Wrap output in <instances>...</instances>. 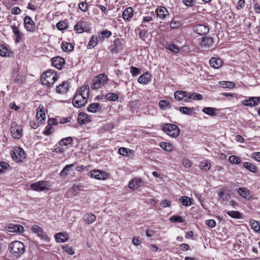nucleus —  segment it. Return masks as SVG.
Returning <instances> with one entry per match:
<instances>
[{
	"instance_id": "c03bdc74",
	"label": "nucleus",
	"mask_w": 260,
	"mask_h": 260,
	"mask_svg": "<svg viewBox=\"0 0 260 260\" xmlns=\"http://www.w3.org/2000/svg\"><path fill=\"white\" fill-rule=\"evenodd\" d=\"M72 141V138L69 137L62 139L61 141H59V144L60 146H67L68 144H71Z\"/></svg>"
},
{
	"instance_id": "2f4dec72",
	"label": "nucleus",
	"mask_w": 260,
	"mask_h": 260,
	"mask_svg": "<svg viewBox=\"0 0 260 260\" xmlns=\"http://www.w3.org/2000/svg\"><path fill=\"white\" fill-rule=\"evenodd\" d=\"M39 109H40L38 110L37 112L36 117L40 122H42L45 118V111L43 108H41L40 107H39Z\"/></svg>"
},
{
	"instance_id": "4be33fe9",
	"label": "nucleus",
	"mask_w": 260,
	"mask_h": 260,
	"mask_svg": "<svg viewBox=\"0 0 260 260\" xmlns=\"http://www.w3.org/2000/svg\"><path fill=\"white\" fill-rule=\"evenodd\" d=\"M69 88V83L63 82L56 88V91L59 93H64L67 92Z\"/></svg>"
},
{
	"instance_id": "4468645a",
	"label": "nucleus",
	"mask_w": 260,
	"mask_h": 260,
	"mask_svg": "<svg viewBox=\"0 0 260 260\" xmlns=\"http://www.w3.org/2000/svg\"><path fill=\"white\" fill-rule=\"evenodd\" d=\"M31 231L36 234L41 239L47 240L48 237L46 233L43 231V229L39 225L35 224L31 227Z\"/></svg>"
},
{
	"instance_id": "473e14b6",
	"label": "nucleus",
	"mask_w": 260,
	"mask_h": 260,
	"mask_svg": "<svg viewBox=\"0 0 260 260\" xmlns=\"http://www.w3.org/2000/svg\"><path fill=\"white\" fill-rule=\"evenodd\" d=\"M56 240L58 242H64L68 240L67 236L63 233H58L55 236Z\"/></svg>"
},
{
	"instance_id": "6ab92c4d",
	"label": "nucleus",
	"mask_w": 260,
	"mask_h": 260,
	"mask_svg": "<svg viewBox=\"0 0 260 260\" xmlns=\"http://www.w3.org/2000/svg\"><path fill=\"white\" fill-rule=\"evenodd\" d=\"M150 77L149 73H145L139 77L138 81L141 84H147L151 80Z\"/></svg>"
},
{
	"instance_id": "4d7b16f0",
	"label": "nucleus",
	"mask_w": 260,
	"mask_h": 260,
	"mask_svg": "<svg viewBox=\"0 0 260 260\" xmlns=\"http://www.w3.org/2000/svg\"><path fill=\"white\" fill-rule=\"evenodd\" d=\"M205 223L209 227L211 228H213L215 227L216 225V222L214 219H208L205 221Z\"/></svg>"
},
{
	"instance_id": "8fccbe9b",
	"label": "nucleus",
	"mask_w": 260,
	"mask_h": 260,
	"mask_svg": "<svg viewBox=\"0 0 260 260\" xmlns=\"http://www.w3.org/2000/svg\"><path fill=\"white\" fill-rule=\"evenodd\" d=\"M159 146L166 151H170L172 150V145L169 143L162 142L160 143Z\"/></svg>"
},
{
	"instance_id": "3c124183",
	"label": "nucleus",
	"mask_w": 260,
	"mask_h": 260,
	"mask_svg": "<svg viewBox=\"0 0 260 260\" xmlns=\"http://www.w3.org/2000/svg\"><path fill=\"white\" fill-rule=\"evenodd\" d=\"M229 161L232 164H239L241 162V159L237 156L232 155L229 157Z\"/></svg>"
},
{
	"instance_id": "9d476101",
	"label": "nucleus",
	"mask_w": 260,
	"mask_h": 260,
	"mask_svg": "<svg viewBox=\"0 0 260 260\" xmlns=\"http://www.w3.org/2000/svg\"><path fill=\"white\" fill-rule=\"evenodd\" d=\"M193 29L195 32L201 36L206 35L209 31L208 26L201 24L194 26Z\"/></svg>"
},
{
	"instance_id": "603ef678",
	"label": "nucleus",
	"mask_w": 260,
	"mask_h": 260,
	"mask_svg": "<svg viewBox=\"0 0 260 260\" xmlns=\"http://www.w3.org/2000/svg\"><path fill=\"white\" fill-rule=\"evenodd\" d=\"M98 42V38L97 37L92 36V38L89 41L88 47L90 48L94 47Z\"/></svg>"
},
{
	"instance_id": "ea45409f",
	"label": "nucleus",
	"mask_w": 260,
	"mask_h": 260,
	"mask_svg": "<svg viewBox=\"0 0 260 260\" xmlns=\"http://www.w3.org/2000/svg\"><path fill=\"white\" fill-rule=\"evenodd\" d=\"M105 98L106 100L110 101H115L118 99V96L116 93L110 92V93H107L105 96Z\"/></svg>"
},
{
	"instance_id": "a18cd8bd",
	"label": "nucleus",
	"mask_w": 260,
	"mask_h": 260,
	"mask_svg": "<svg viewBox=\"0 0 260 260\" xmlns=\"http://www.w3.org/2000/svg\"><path fill=\"white\" fill-rule=\"evenodd\" d=\"M132 150L125 147H120L118 149V153L123 156H128L129 154L132 153Z\"/></svg>"
},
{
	"instance_id": "13d9d810",
	"label": "nucleus",
	"mask_w": 260,
	"mask_h": 260,
	"mask_svg": "<svg viewBox=\"0 0 260 260\" xmlns=\"http://www.w3.org/2000/svg\"><path fill=\"white\" fill-rule=\"evenodd\" d=\"M221 86L223 87L232 88L235 86V83L232 82L224 81L222 82Z\"/></svg>"
},
{
	"instance_id": "c756f323",
	"label": "nucleus",
	"mask_w": 260,
	"mask_h": 260,
	"mask_svg": "<svg viewBox=\"0 0 260 260\" xmlns=\"http://www.w3.org/2000/svg\"><path fill=\"white\" fill-rule=\"evenodd\" d=\"M133 15V9L131 7H128L124 10L123 12L122 16L124 19H128Z\"/></svg>"
},
{
	"instance_id": "ddd939ff",
	"label": "nucleus",
	"mask_w": 260,
	"mask_h": 260,
	"mask_svg": "<svg viewBox=\"0 0 260 260\" xmlns=\"http://www.w3.org/2000/svg\"><path fill=\"white\" fill-rule=\"evenodd\" d=\"M6 230L11 233H22L24 230L22 225L10 223L6 227Z\"/></svg>"
},
{
	"instance_id": "a211bd4d",
	"label": "nucleus",
	"mask_w": 260,
	"mask_h": 260,
	"mask_svg": "<svg viewBox=\"0 0 260 260\" xmlns=\"http://www.w3.org/2000/svg\"><path fill=\"white\" fill-rule=\"evenodd\" d=\"M142 180L141 179L135 178L129 182L128 187L132 189L136 190L142 186Z\"/></svg>"
},
{
	"instance_id": "a19ab883",
	"label": "nucleus",
	"mask_w": 260,
	"mask_h": 260,
	"mask_svg": "<svg viewBox=\"0 0 260 260\" xmlns=\"http://www.w3.org/2000/svg\"><path fill=\"white\" fill-rule=\"evenodd\" d=\"M87 119L88 116L85 114L80 113L78 115V120L80 124H84Z\"/></svg>"
},
{
	"instance_id": "f704fd0d",
	"label": "nucleus",
	"mask_w": 260,
	"mask_h": 260,
	"mask_svg": "<svg viewBox=\"0 0 260 260\" xmlns=\"http://www.w3.org/2000/svg\"><path fill=\"white\" fill-rule=\"evenodd\" d=\"M179 111L183 114L190 115L193 113V108L181 107L179 108Z\"/></svg>"
},
{
	"instance_id": "0eeeda50",
	"label": "nucleus",
	"mask_w": 260,
	"mask_h": 260,
	"mask_svg": "<svg viewBox=\"0 0 260 260\" xmlns=\"http://www.w3.org/2000/svg\"><path fill=\"white\" fill-rule=\"evenodd\" d=\"M11 156L13 159L17 162L22 161L25 158V152L20 148L15 149Z\"/></svg>"
},
{
	"instance_id": "412c9836",
	"label": "nucleus",
	"mask_w": 260,
	"mask_h": 260,
	"mask_svg": "<svg viewBox=\"0 0 260 260\" xmlns=\"http://www.w3.org/2000/svg\"><path fill=\"white\" fill-rule=\"evenodd\" d=\"M211 67L214 69H218L221 66L222 61L218 58L212 57L209 61Z\"/></svg>"
},
{
	"instance_id": "37998d69",
	"label": "nucleus",
	"mask_w": 260,
	"mask_h": 260,
	"mask_svg": "<svg viewBox=\"0 0 260 260\" xmlns=\"http://www.w3.org/2000/svg\"><path fill=\"white\" fill-rule=\"evenodd\" d=\"M200 168L202 170H205L207 171L210 169L211 164L208 161L204 160L200 162Z\"/></svg>"
},
{
	"instance_id": "774afa93",
	"label": "nucleus",
	"mask_w": 260,
	"mask_h": 260,
	"mask_svg": "<svg viewBox=\"0 0 260 260\" xmlns=\"http://www.w3.org/2000/svg\"><path fill=\"white\" fill-rule=\"evenodd\" d=\"M253 9L257 13H260V4L258 3H255L253 5Z\"/></svg>"
},
{
	"instance_id": "bb28decb",
	"label": "nucleus",
	"mask_w": 260,
	"mask_h": 260,
	"mask_svg": "<svg viewBox=\"0 0 260 260\" xmlns=\"http://www.w3.org/2000/svg\"><path fill=\"white\" fill-rule=\"evenodd\" d=\"M187 92L185 91H176L174 93V97L176 99L181 101L186 98Z\"/></svg>"
},
{
	"instance_id": "052dcab7",
	"label": "nucleus",
	"mask_w": 260,
	"mask_h": 260,
	"mask_svg": "<svg viewBox=\"0 0 260 260\" xmlns=\"http://www.w3.org/2000/svg\"><path fill=\"white\" fill-rule=\"evenodd\" d=\"M62 248L64 251L68 253L69 254L73 255L74 253V249L72 247H69L68 246H64L62 247Z\"/></svg>"
},
{
	"instance_id": "58836bf2",
	"label": "nucleus",
	"mask_w": 260,
	"mask_h": 260,
	"mask_svg": "<svg viewBox=\"0 0 260 260\" xmlns=\"http://www.w3.org/2000/svg\"><path fill=\"white\" fill-rule=\"evenodd\" d=\"M226 213L233 218L240 219L241 218V213L237 211H227Z\"/></svg>"
},
{
	"instance_id": "f257e3e1",
	"label": "nucleus",
	"mask_w": 260,
	"mask_h": 260,
	"mask_svg": "<svg viewBox=\"0 0 260 260\" xmlns=\"http://www.w3.org/2000/svg\"><path fill=\"white\" fill-rule=\"evenodd\" d=\"M89 95V86L88 85L81 86L73 98V104L74 106L77 108L84 106L87 103Z\"/></svg>"
},
{
	"instance_id": "423d86ee",
	"label": "nucleus",
	"mask_w": 260,
	"mask_h": 260,
	"mask_svg": "<svg viewBox=\"0 0 260 260\" xmlns=\"http://www.w3.org/2000/svg\"><path fill=\"white\" fill-rule=\"evenodd\" d=\"M49 183L46 181H40L31 184L32 189L37 191H43L48 190L49 187Z\"/></svg>"
},
{
	"instance_id": "1a4fd4ad",
	"label": "nucleus",
	"mask_w": 260,
	"mask_h": 260,
	"mask_svg": "<svg viewBox=\"0 0 260 260\" xmlns=\"http://www.w3.org/2000/svg\"><path fill=\"white\" fill-rule=\"evenodd\" d=\"M89 175L92 177L99 180H104L107 177V174L100 170H92L89 172Z\"/></svg>"
},
{
	"instance_id": "4c0bfd02",
	"label": "nucleus",
	"mask_w": 260,
	"mask_h": 260,
	"mask_svg": "<svg viewBox=\"0 0 260 260\" xmlns=\"http://www.w3.org/2000/svg\"><path fill=\"white\" fill-rule=\"evenodd\" d=\"M250 225L251 228L257 232H260V225L256 221L251 219L250 220Z\"/></svg>"
},
{
	"instance_id": "09e8293b",
	"label": "nucleus",
	"mask_w": 260,
	"mask_h": 260,
	"mask_svg": "<svg viewBox=\"0 0 260 260\" xmlns=\"http://www.w3.org/2000/svg\"><path fill=\"white\" fill-rule=\"evenodd\" d=\"M111 32L107 29L101 31L99 35V37L100 39L103 40L105 38H108L111 35Z\"/></svg>"
},
{
	"instance_id": "72a5a7b5",
	"label": "nucleus",
	"mask_w": 260,
	"mask_h": 260,
	"mask_svg": "<svg viewBox=\"0 0 260 260\" xmlns=\"http://www.w3.org/2000/svg\"><path fill=\"white\" fill-rule=\"evenodd\" d=\"M217 110L214 108L205 107L202 110V111L207 115L210 116H215L216 115V111Z\"/></svg>"
},
{
	"instance_id": "e2e57ef3",
	"label": "nucleus",
	"mask_w": 260,
	"mask_h": 260,
	"mask_svg": "<svg viewBox=\"0 0 260 260\" xmlns=\"http://www.w3.org/2000/svg\"><path fill=\"white\" fill-rule=\"evenodd\" d=\"M9 53L8 50L6 47H2L0 48V55L2 56H6Z\"/></svg>"
},
{
	"instance_id": "de8ad7c7",
	"label": "nucleus",
	"mask_w": 260,
	"mask_h": 260,
	"mask_svg": "<svg viewBox=\"0 0 260 260\" xmlns=\"http://www.w3.org/2000/svg\"><path fill=\"white\" fill-rule=\"evenodd\" d=\"M159 106L162 109L170 108L171 106L170 102L166 100H161L159 102Z\"/></svg>"
},
{
	"instance_id": "c85d7f7f",
	"label": "nucleus",
	"mask_w": 260,
	"mask_h": 260,
	"mask_svg": "<svg viewBox=\"0 0 260 260\" xmlns=\"http://www.w3.org/2000/svg\"><path fill=\"white\" fill-rule=\"evenodd\" d=\"M243 166L245 169L253 173H256L258 170L256 166L249 162H244Z\"/></svg>"
},
{
	"instance_id": "f8f14e48",
	"label": "nucleus",
	"mask_w": 260,
	"mask_h": 260,
	"mask_svg": "<svg viewBox=\"0 0 260 260\" xmlns=\"http://www.w3.org/2000/svg\"><path fill=\"white\" fill-rule=\"evenodd\" d=\"M75 30L78 31L79 33L84 31H88L90 29V27L86 22L82 21L78 22L74 26Z\"/></svg>"
},
{
	"instance_id": "aec40b11",
	"label": "nucleus",
	"mask_w": 260,
	"mask_h": 260,
	"mask_svg": "<svg viewBox=\"0 0 260 260\" xmlns=\"http://www.w3.org/2000/svg\"><path fill=\"white\" fill-rule=\"evenodd\" d=\"M238 193L243 198L247 200L251 198L250 192L247 188L245 187H240L238 189Z\"/></svg>"
},
{
	"instance_id": "0e129e2a",
	"label": "nucleus",
	"mask_w": 260,
	"mask_h": 260,
	"mask_svg": "<svg viewBox=\"0 0 260 260\" xmlns=\"http://www.w3.org/2000/svg\"><path fill=\"white\" fill-rule=\"evenodd\" d=\"M180 26V22L178 21H173L170 24V26L172 28H177Z\"/></svg>"
},
{
	"instance_id": "338daca9",
	"label": "nucleus",
	"mask_w": 260,
	"mask_h": 260,
	"mask_svg": "<svg viewBox=\"0 0 260 260\" xmlns=\"http://www.w3.org/2000/svg\"><path fill=\"white\" fill-rule=\"evenodd\" d=\"M252 158L260 162V152H254L252 154Z\"/></svg>"
},
{
	"instance_id": "c9c22d12",
	"label": "nucleus",
	"mask_w": 260,
	"mask_h": 260,
	"mask_svg": "<svg viewBox=\"0 0 260 260\" xmlns=\"http://www.w3.org/2000/svg\"><path fill=\"white\" fill-rule=\"evenodd\" d=\"M61 48L64 51H71L74 49V46L68 42H62Z\"/></svg>"
},
{
	"instance_id": "2eb2a0df",
	"label": "nucleus",
	"mask_w": 260,
	"mask_h": 260,
	"mask_svg": "<svg viewBox=\"0 0 260 260\" xmlns=\"http://www.w3.org/2000/svg\"><path fill=\"white\" fill-rule=\"evenodd\" d=\"M260 101V98L251 97L242 101V104L246 106L254 107L258 105Z\"/></svg>"
},
{
	"instance_id": "49530a36",
	"label": "nucleus",
	"mask_w": 260,
	"mask_h": 260,
	"mask_svg": "<svg viewBox=\"0 0 260 260\" xmlns=\"http://www.w3.org/2000/svg\"><path fill=\"white\" fill-rule=\"evenodd\" d=\"M83 186L80 183L74 184L72 187L74 195H76L79 191L83 190Z\"/></svg>"
},
{
	"instance_id": "bf43d9fd",
	"label": "nucleus",
	"mask_w": 260,
	"mask_h": 260,
	"mask_svg": "<svg viewBox=\"0 0 260 260\" xmlns=\"http://www.w3.org/2000/svg\"><path fill=\"white\" fill-rule=\"evenodd\" d=\"M78 7L79 9L83 12H86L88 10L87 4L85 2L79 3L78 5Z\"/></svg>"
},
{
	"instance_id": "7c9ffc66",
	"label": "nucleus",
	"mask_w": 260,
	"mask_h": 260,
	"mask_svg": "<svg viewBox=\"0 0 260 260\" xmlns=\"http://www.w3.org/2000/svg\"><path fill=\"white\" fill-rule=\"evenodd\" d=\"M192 199L189 197L183 196L179 199V201L184 206H189L192 204Z\"/></svg>"
},
{
	"instance_id": "680f3d73",
	"label": "nucleus",
	"mask_w": 260,
	"mask_h": 260,
	"mask_svg": "<svg viewBox=\"0 0 260 260\" xmlns=\"http://www.w3.org/2000/svg\"><path fill=\"white\" fill-rule=\"evenodd\" d=\"M131 72L133 76H137L140 73V70L139 69L132 66L131 67Z\"/></svg>"
},
{
	"instance_id": "39448f33",
	"label": "nucleus",
	"mask_w": 260,
	"mask_h": 260,
	"mask_svg": "<svg viewBox=\"0 0 260 260\" xmlns=\"http://www.w3.org/2000/svg\"><path fill=\"white\" fill-rule=\"evenodd\" d=\"M162 131L168 135L172 137H177L180 133L178 127L171 123L165 124L162 127Z\"/></svg>"
},
{
	"instance_id": "69168bd1",
	"label": "nucleus",
	"mask_w": 260,
	"mask_h": 260,
	"mask_svg": "<svg viewBox=\"0 0 260 260\" xmlns=\"http://www.w3.org/2000/svg\"><path fill=\"white\" fill-rule=\"evenodd\" d=\"M183 4L188 7H191L193 6V0H182Z\"/></svg>"
},
{
	"instance_id": "5fc2aeb1",
	"label": "nucleus",
	"mask_w": 260,
	"mask_h": 260,
	"mask_svg": "<svg viewBox=\"0 0 260 260\" xmlns=\"http://www.w3.org/2000/svg\"><path fill=\"white\" fill-rule=\"evenodd\" d=\"M170 220L172 222L178 223H181L184 221L183 218L180 216H173L170 218Z\"/></svg>"
},
{
	"instance_id": "cd10ccee",
	"label": "nucleus",
	"mask_w": 260,
	"mask_h": 260,
	"mask_svg": "<svg viewBox=\"0 0 260 260\" xmlns=\"http://www.w3.org/2000/svg\"><path fill=\"white\" fill-rule=\"evenodd\" d=\"M101 107L98 103H93L88 106L87 111L90 112L95 113L100 111Z\"/></svg>"
},
{
	"instance_id": "5701e85b",
	"label": "nucleus",
	"mask_w": 260,
	"mask_h": 260,
	"mask_svg": "<svg viewBox=\"0 0 260 260\" xmlns=\"http://www.w3.org/2000/svg\"><path fill=\"white\" fill-rule=\"evenodd\" d=\"M190 99L201 100L203 99V95L198 93H190L187 92L186 96L184 99V101H187Z\"/></svg>"
},
{
	"instance_id": "9b49d317",
	"label": "nucleus",
	"mask_w": 260,
	"mask_h": 260,
	"mask_svg": "<svg viewBox=\"0 0 260 260\" xmlns=\"http://www.w3.org/2000/svg\"><path fill=\"white\" fill-rule=\"evenodd\" d=\"M24 25L25 28L30 32H33L35 28V24L30 17L26 16L24 18Z\"/></svg>"
},
{
	"instance_id": "393cba45",
	"label": "nucleus",
	"mask_w": 260,
	"mask_h": 260,
	"mask_svg": "<svg viewBox=\"0 0 260 260\" xmlns=\"http://www.w3.org/2000/svg\"><path fill=\"white\" fill-rule=\"evenodd\" d=\"M13 33L16 38V42H18L22 38V34L18 28V26L14 24L11 26Z\"/></svg>"
},
{
	"instance_id": "a878e982",
	"label": "nucleus",
	"mask_w": 260,
	"mask_h": 260,
	"mask_svg": "<svg viewBox=\"0 0 260 260\" xmlns=\"http://www.w3.org/2000/svg\"><path fill=\"white\" fill-rule=\"evenodd\" d=\"M96 217L92 213H87L84 215L83 219L88 224H90L95 221Z\"/></svg>"
},
{
	"instance_id": "f3484780",
	"label": "nucleus",
	"mask_w": 260,
	"mask_h": 260,
	"mask_svg": "<svg viewBox=\"0 0 260 260\" xmlns=\"http://www.w3.org/2000/svg\"><path fill=\"white\" fill-rule=\"evenodd\" d=\"M156 13L157 16L161 19H164L169 15L167 9L163 6H159L157 7L156 10Z\"/></svg>"
},
{
	"instance_id": "6e6d98bb",
	"label": "nucleus",
	"mask_w": 260,
	"mask_h": 260,
	"mask_svg": "<svg viewBox=\"0 0 260 260\" xmlns=\"http://www.w3.org/2000/svg\"><path fill=\"white\" fill-rule=\"evenodd\" d=\"M114 45L116 50H119L122 48V40L120 39H117L114 41Z\"/></svg>"
},
{
	"instance_id": "6e6552de",
	"label": "nucleus",
	"mask_w": 260,
	"mask_h": 260,
	"mask_svg": "<svg viewBox=\"0 0 260 260\" xmlns=\"http://www.w3.org/2000/svg\"><path fill=\"white\" fill-rule=\"evenodd\" d=\"M10 131L12 136L15 139H18L22 136V129L15 122L12 123Z\"/></svg>"
},
{
	"instance_id": "864d4df0",
	"label": "nucleus",
	"mask_w": 260,
	"mask_h": 260,
	"mask_svg": "<svg viewBox=\"0 0 260 260\" xmlns=\"http://www.w3.org/2000/svg\"><path fill=\"white\" fill-rule=\"evenodd\" d=\"M56 27L58 30H64L68 27L67 23L64 21H59L56 24Z\"/></svg>"
},
{
	"instance_id": "e433bc0d",
	"label": "nucleus",
	"mask_w": 260,
	"mask_h": 260,
	"mask_svg": "<svg viewBox=\"0 0 260 260\" xmlns=\"http://www.w3.org/2000/svg\"><path fill=\"white\" fill-rule=\"evenodd\" d=\"M166 48L175 53L179 52L180 51L179 48L177 45L171 43L167 44Z\"/></svg>"
},
{
	"instance_id": "20e7f679",
	"label": "nucleus",
	"mask_w": 260,
	"mask_h": 260,
	"mask_svg": "<svg viewBox=\"0 0 260 260\" xmlns=\"http://www.w3.org/2000/svg\"><path fill=\"white\" fill-rule=\"evenodd\" d=\"M108 80V78L105 74H101L97 75L92 80L91 86L92 89H98L102 86H105Z\"/></svg>"
},
{
	"instance_id": "f03ea898",
	"label": "nucleus",
	"mask_w": 260,
	"mask_h": 260,
	"mask_svg": "<svg viewBox=\"0 0 260 260\" xmlns=\"http://www.w3.org/2000/svg\"><path fill=\"white\" fill-rule=\"evenodd\" d=\"M57 79L56 74L52 70H48L44 73L41 78L42 83L49 86L52 85Z\"/></svg>"
},
{
	"instance_id": "7ed1b4c3",
	"label": "nucleus",
	"mask_w": 260,
	"mask_h": 260,
	"mask_svg": "<svg viewBox=\"0 0 260 260\" xmlns=\"http://www.w3.org/2000/svg\"><path fill=\"white\" fill-rule=\"evenodd\" d=\"M9 250L12 254L20 255L24 252V245L20 241H15L9 244Z\"/></svg>"
},
{
	"instance_id": "b1692460",
	"label": "nucleus",
	"mask_w": 260,
	"mask_h": 260,
	"mask_svg": "<svg viewBox=\"0 0 260 260\" xmlns=\"http://www.w3.org/2000/svg\"><path fill=\"white\" fill-rule=\"evenodd\" d=\"M52 64L57 69L60 70L62 64L64 63V60L59 57H54L52 58Z\"/></svg>"
},
{
	"instance_id": "dca6fc26",
	"label": "nucleus",
	"mask_w": 260,
	"mask_h": 260,
	"mask_svg": "<svg viewBox=\"0 0 260 260\" xmlns=\"http://www.w3.org/2000/svg\"><path fill=\"white\" fill-rule=\"evenodd\" d=\"M213 43L214 40L212 38L204 37L200 45L202 48L207 49L212 47Z\"/></svg>"
},
{
	"instance_id": "79ce46f5",
	"label": "nucleus",
	"mask_w": 260,
	"mask_h": 260,
	"mask_svg": "<svg viewBox=\"0 0 260 260\" xmlns=\"http://www.w3.org/2000/svg\"><path fill=\"white\" fill-rule=\"evenodd\" d=\"M74 166V164L67 165L60 172V175L61 176H66L68 175L70 169Z\"/></svg>"
}]
</instances>
